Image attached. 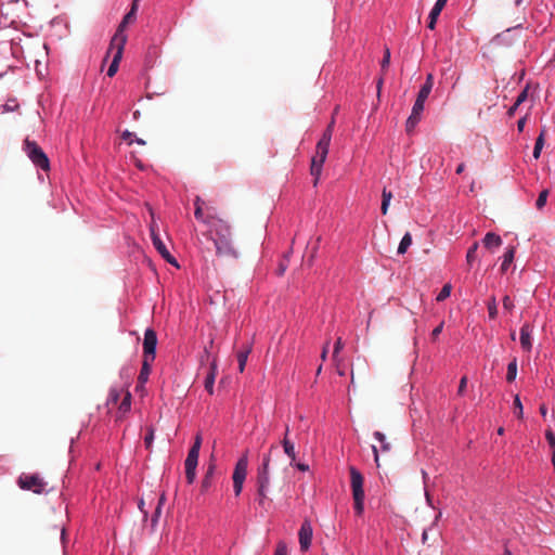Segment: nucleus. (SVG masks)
Listing matches in <instances>:
<instances>
[{"label":"nucleus","mask_w":555,"mask_h":555,"mask_svg":"<svg viewBox=\"0 0 555 555\" xmlns=\"http://www.w3.org/2000/svg\"><path fill=\"white\" fill-rule=\"evenodd\" d=\"M545 129H542L539 137L535 140L534 149H533V157L538 159L540 157L541 151L544 145V137H545Z\"/></svg>","instance_id":"25"},{"label":"nucleus","mask_w":555,"mask_h":555,"mask_svg":"<svg viewBox=\"0 0 555 555\" xmlns=\"http://www.w3.org/2000/svg\"><path fill=\"white\" fill-rule=\"evenodd\" d=\"M374 438L379 441L380 443V449L383 452H389L391 450V444L386 440V437L383 433L380 431H375L374 433Z\"/></svg>","instance_id":"29"},{"label":"nucleus","mask_w":555,"mask_h":555,"mask_svg":"<svg viewBox=\"0 0 555 555\" xmlns=\"http://www.w3.org/2000/svg\"><path fill=\"white\" fill-rule=\"evenodd\" d=\"M251 352V346L247 345L242 350H240L236 354L237 362H238V370L241 373L244 372L245 365L248 359L249 353Z\"/></svg>","instance_id":"20"},{"label":"nucleus","mask_w":555,"mask_h":555,"mask_svg":"<svg viewBox=\"0 0 555 555\" xmlns=\"http://www.w3.org/2000/svg\"><path fill=\"white\" fill-rule=\"evenodd\" d=\"M211 229L216 232L215 246L217 255L238 258L240 254L231 241V228L229 223L223 219H218V223L214 222Z\"/></svg>","instance_id":"2"},{"label":"nucleus","mask_w":555,"mask_h":555,"mask_svg":"<svg viewBox=\"0 0 555 555\" xmlns=\"http://www.w3.org/2000/svg\"><path fill=\"white\" fill-rule=\"evenodd\" d=\"M488 312H489V317L491 319H495L498 315V307H496V301H495L494 297H492L488 304Z\"/></svg>","instance_id":"37"},{"label":"nucleus","mask_w":555,"mask_h":555,"mask_svg":"<svg viewBox=\"0 0 555 555\" xmlns=\"http://www.w3.org/2000/svg\"><path fill=\"white\" fill-rule=\"evenodd\" d=\"M392 198V193L390 191H387L386 189L382 192V206L380 210L383 215H386L388 212V208L390 205V201Z\"/></svg>","instance_id":"24"},{"label":"nucleus","mask_w":555,"mask_h":555,"mask_svg":"<svg viewBox=\"0 0 555 555\" xmlns=\"http://www.w3.org/2000/svg\"><path fill=\"white\" fill-rule=\"evenodd\" d=\"M194 216L198 221H201L211 228L212 223L209 221L208 217L206 216L205 208L197 207L194 211Z\"/></svg>","instance_id":"32"},{"label":"nucleus","mask_w":555,"mask_h":555,"mask_svg":"<svg viewBox=\"0 0 555 555\" xmlns=\"http://www.w3.org/2000/svg\"><path fill=\"white\" fill-rule=\"evenodd\" d=\"M257 483L258 489H268L270 483L269 472H258Z\"/></svg>","instance_id":"28"},{"label":"nucleus","mask_w":555,"mask_h":555,"mask_svg":"<svg viewBox=\"0 0 555 555\" xmlns=\"http://www.w3.org/2000/svg\"><path fill=\"white\" fill-rule=\"evenodd\" d=\"M201 447H202V435L201 434H197L194 438V442H193V446L191 447L190 450H195L197 452H199L201 450Z\"/></svg>","instance_id":"46"},{"label":"nucleus","mask_w":555,"mask_h":555,"mask_svg":"<svg viewBox=\"0 0 555 555\" xmlns=\"http://www.w3.org/2000/svg\"><path fill=\"white\" fill-rule=\"evenodd\" d=\"M465 165L462 163L456 168V173L460 175L464 171Z\"/></svg>","instance_id":"60"},{"label":"nucleus","mask_w":555,"mask_h":555,"mask_svg":"<svg viewBox=\"0 0 555 555\" xmlns=\"http://www.w3.org/2000/svg\"><path fill=\"white\" fill-rule=\"evenodd\" d=\"M372 450L374 453V461H375L376 465L379 466L378 449L376 448V446H372Z\"/></svg>","instance_id":"55"},{"label":"nucleus","mask_w":555,"mask_h":555,"mask_svg":"<svg viewBox=\"0 0 555 555\" xmlns=\"http://www.w3.org/2000/svg\"><path fill=\"white\" fill-rule=\"evenodd\" d=\"M478 243L475 242L467 250V254H466V260L468 262V264H470L475 258H476V251L478 249Z\"/></svg>","instance_id":"36"},{"label":"nucleus","mask_w":555,"mask_h":555,"mask_svg":"<svg viewBox=\"0 0 555 555\" xmlns=\"http://www.w3.org/2000/svg\"><path fill=\"white\" fill-rule=\"evenodd\" d=\"M451 289H452L451 284H444L443 287L441 288L440 293L438 294L436 300L443 301L444 299H447L451 294Z\"/></svg>","instance_id":"33"},{"label":"nucleus","mask_w":555,"mask_h":555,"mask_svg":"<svg viewBox=\"0 0 555 555\" xmlns=\"http://www.w3.org/2000/svg\"><path fill=\"white\" fill-rule=\"evenodd\" d=\"M312 527L308 520H305L299 529V544L302 551H307L311 545Z\"/></svg>","instance_id":"12"},{"label":"nucleus","mask_w":555,"mask_h":555,"mask_svg":"<svg viewBox=\"0 0 555 555\" xmlns=\"http://www.w3.org/2000/svg\"><path fill=\"white\" fill-rule=\"evenodd\" d=\"M243 483L244 482L233 481L234 493L236 496L241 494L242 489H243Z\"/></svg>","instance_id":"53"},{"label":"nucleus","mask_w":555,"mask_h":555,"mask_svg":"<svg viewBox=\"0 0 555 555\" xmlns=\"http://www.w3.org/2000/svg\"><path fill=\"white\" fill-rule=\"evenodd\" d=\"M547 196H548V190H543L539 196H538V199L535 202V207L538 209H542L545 204H546V201H547Z\"/></svg>","instance_id":"34"},{"label":"nucleus","mask_w":555,"mask_h":555,"mask_svg":"<svg viewBox=\"0 0 555 555\" xmlns=\"http://www.w3.org/2000/svg\"><path fill=\"white\" fill-rule=\"evenodd\" d=\"M154 362L153 359L143 358L142 367L138 377L140 384H144L151 373V365Z\"/></svg>","instance_id":"18"},{"label":"nucleus","mask_w":555,"mask_h":555,"mask_svg":"<svg viewBox=\"0 0 555 555\" xmlns=\"http://www.w3.org/2000/svg\"><path fill=\"white\" fill-rule=\"evenodd\" d=\"M525 125H526V117H522L520 118L518 121H517V129L518 131H522L524 128H525Z\"/></svg>","instance_id":"56"},{"label":"nucleus","mask_w":555,"mask_h":555,"mask_svg":"<svg viewBox=\"0 0 555 555\" xmlns=\"http://www.w3.org/2000/svg\"><path fill=\"white\" fill-rule=\"evenodd\" d=\"M214 470H215V465H212V464L209 465V467L207 468V472L202 480L201 488H202L203 492L207 491L210 488Z\"/></svg>","instance_id":"23"},{"label":"nucleus","mask_w":555,"mask_h":555,"mask_svg":"<svg viewBox=\"0 0 555 555\" xmlns=\"http://www.w3.org/2000/svg\"><path fill=\"white\" fill-rule=\"evenodd\" d=\"M205 212L211 223H214V222L218 223V219H221L217 214L216 207L212 205H209L208 203H206Z\"/></svg>","instance_id":"31"},{"label":"nucleus","mask_w":555,"mask_h":555,"mask_svg":"<svg viewBox=\"0 0 555 555\" xmlns=\"http://www.w3.org/2000/svg\"><path fill=\"white\" fill-rule=\"evenodd\" d=\"M528 98V88H525L518 95L515 101V106H519L521 103H524Z\"/></svg>","instance_id":"41"},{"label":"nucleus","mask_w":555,"mask_h":555,"mask_svg":"<svg viewBox=\"0 0 555 555\" xmlns=\"http://www.w3.org/2000/svg\"><path fill=\"white\" fill-rule=\"evenodd\" d=\"M151 236L153 241V245L157 249V251L162 255V257L176 267H179L176 258L169 253L164 242L160 240L159 235L155 232L154 228H151Z\"/></svg>","instance_id":"10"},{"label":"nucleus","mask_w":555,"mask_h":555,"mask_svg":"<svg viewBox=\"0 0 555 555\" xmlns=\"http://www.w3.org/2000/svg\"><path fill=\"white\" fill-rule=\"evenodd\" d=\"M270 454L263 456L262 466L258 472H269Z\"/></svg>","instance_id":"50"},{"label":"nucleus","mask_w":555,"mask_h":555,"mask_svg":"<svg viewBox=\"0 0 555 555\" xmlns=\"http://www.w3.org/2000/svg\"><path fill=\"white\" fill-rule=\"evenodd\" d=\"M274 555H287V547L284 543H279Z\"/></svg>","instance_id":"49"},{"label":"nucleus","mask_w":555,"mask_h":555,"mask_svg":"<svg viewBox=\"0 0 555 555\" xmlns=\"http://www.w3.org/2000/svg\"><path fill=\"white\" fill-rule=\"evenodd\" d=\"M433 86H434V77L431 74H428L426 77V81L422 86L421 90L418 91L416 99L425 102L431 92Z\"/></svg>","instance_id":"15"},{"label":"nucleus","mask_w":555,"mask_h":555,"mask_svg":"<svg viewBox=\"0 0 555 555\" xmlns=\"http://www.w3.org/2000/svg\"><path fill=\"white\" fill-rule=\"evenodd\" d=\"M344 344L340 337L337 338L335 345H334V351H333V360H337L338 352L343 349Z\"/></svg>","instance_id":"43"},{"label":"nucleus","mask_w":555,"mask_h":555,"mask_svg":"<svg viewBox=\"0 0 555 555\" xmlns=\"http://www.w3.org/2000/svg\"><path fill=\"white\" fill-rule=\"evenodd\" d=\"M517 376V360L514 358L507 365L506 380L512 383Z\"/></svg>","instance_id":"26"},{"label":"nucleus","mask_w":555,"mask_h":555,"mask_svg":"<svg viewBox=\"0 0 555 555\" xmlns=\"http://www.w3.org/2000/svg\"><path fill=\"white\" fill-rule=\"evenodd\" d=\"M153 439H154V428L153 427H149L146 436L144 438V442H145L146 449L150 450L152 448Z\"/></svg>","instance_id":"40"},{"label":"nucleus","mask_w":555,"mask_h":555,"mask_svg":"<svg viewBox=\"0 0 555 555\" xmlns=\"http://www.w3.org/2000/svg\"><path fill=\"white\" fill-rule=\"evenodd\" d=\"M514 409L516 416L518 418H522V404L518 395H516L514 398Z\"/></svg>","instance_id":"38"},{"label":"nucleus","mask_w":555,"mask_h":555,"mask_svg":"<svg viewBox=\"0 0 555 555\" xmlns=\"http://www.w3.org/2000/svg\"><path fill=\"white\" fill-rule=\"evenodd\" d=\"M282 446H283L285 454L291 460V465H294V463L296 461L295 444L289 440V438L284 437L282 440Z\"/></svg>","instance_id":"21"},{"label":"nucleus","mask_w":555,"mask_h":555,"mask_svg":"<svg viewBox=\"0 0 555 555\" xmlns=\"http://www.w3.org/2000/svg\"><path fill=\"white\" fill-rule=\"evenodd\" d=\"M335 120L332 118L327 128L325 129L322 138L319 140L317 144L315 155L311 159L310 172L314 177L313 184L314 186L319 182V178L322 172V167L324 162L326 160L328 154V147L332 140L333 129H334Z\"/></svg>","instance_id":"1"},{"label":"nucleus","mask_w":555,"mask_h":555,"mask_svg":"<svg viewBox=\"0 0 555 555\" xmlns=\"http://www.w3.org/2000/svg\"><path fill=\"white\" fill-rule=\"evenodd\" d=\"M21 489L41 494L44 491L46 482L38 474H22L17 479Z\"/></svg>","instance_id":"5"},{"label":"nucleus","mask_w":555,"mask_h":555,"mask_svg":"<svg viewBox=\"0 0 555 555\" xmlns=\"http://www.w3.org/2000/svg\"><path fill=\"white\" fill-rule=\"evenodd\" d=\"M294 465H295L299 470H301V472H306V470H308V469H309V466H308L307 464H304V463H297V464H295V463H294Z\"/></svg>","instance_id":"58"},{"label":"nucleus","mask_w":555,"mask_h":555,"mask_svg":"<svg viewBox=\"0 0 555 555\" xmlns=\"http://www.w3.org/2000/svg\"><path fill=\"white\" fill-rule=\"evenodd\" d=\"M515 247L514 246H511L506 249V251L504 253L503 255V261H502V264H501V271L504 273L507 271L508 267L512 264V262L514 261V257H515Z\"/></svg>","instance_id":"22"},{"label":"nucleus","mask_w":555,"mask_h":555,"mask_svg":"<svg viewBox=\"0 0 555 555\" xmlns=\"http://www.w3.org/2000/svg\"><path fill=\"white\" fill-rule=\"evenodd\" d=\"M199 452L195 450H189L188 456L184 462L185 466V478L189 483H193L196 478V467L198 464Z\"/></svg>","instance_id":"8"},{"label":"nucleus","mask_w":555,"mask_h":555,"mask_svg":"<svg viewBox=\"0 0 555 555\" xmlns=\"http://www.w3.org/2000/svg\"><path fill=\"white\" fill-rule=\"evenodd\" d=\"M268 503V498H267V489H258V504L266 508V505Z\"/></svg>","instance_id":"39"},{"label":"nucleus","mask_w":555,"mask_h":555,"mask_svg":"<svg viewBox=\"0 0 555 555\" xmlns=\"http://www.w3.org/2000/svg\"><path fill=\"white\" fill-rule=\"evenodd\" d=\"M350 473V486L352 491V498H353V507L356 511V514L358 516H361L364 511V490H363V483L364 478L362 474L353 466L349 468Z\"/></svg>","instance_id":"3"},{"label":"nucleus","mask_w":555,"mask_h":555,"mask_svg":"<svg viewBox=\"0 0 555 555\" xmlns=\"http://www.w3.org/2000/svg\"><path fill=\"white\" fill-rule=\"evenodd\" d=\"M531 332L532 327L528 323L524 324L520 328V345L526 351H530L532 348Z\"/></svg>","instance_id":"14"},{"label":"nucleus","mask_w":555,"mask_h":555,"mask_svg":"<svg viewBox=\"0 0 555 555\" xmlns=\"http://www.w3.org/2000/svg\"><path fill=\"white\" fill-rule=\"evenodd\" d=\"M23 150L35 166L43 171L50 170V160L37 142L26 139L24 141Z\"/></svg>","instance_id":"4"},{"label":"nucleus","mask_w":555,"mask_h":555,"mask_svg":"<svg viewBox=\"0 0 555 555\" xmlns=\"http://www.w3.org/2000/svg\"><path fill=\"white\" fill-rule=\"evenodd\" d=\"M441 9H439L438 7L434 5V8L431 9L430 13H429V21H428V25L427 27L429 29H435V26H436V23H437V20L441 13Z\"/></svg>","instance_id":"30"},{"label":"nucleus","mask_w":555,"mask_h":555,"mask_svg":"<svg viewBox=\"0 0 555 555\" xmlns=\"http://www.w3.org/2000/svg\"><path fill=\"white\" fill-rule=\"evenodd\" d=\"M448 0H437V2L435 3L436 7H438L439 9L443 10V8L446 7Z\"/></svg>","instance_id":"59"},{"label":"nucleus","mask_w":555,"mask_h":555,"mask_svg":"<svg viewBox=\"0 0 555 555\" xmlns=\"http://www.w3.org/2000/svg\"><path fill=\"white\" fill-rule=\"evenodd\" d=\"M216 372H217V363H216V360L214 359V361L210 365V372L208 373V375L206 376V379H205V388L209 393L214 392Z\"/></svg>","instance_id":"19"},{"label":"nucleus","mask_w":555,"mask_h":555,"mask_svg":"<svg viewBox=\"0 0 555 555\" xmlns=\"http://www.w3.org/2000/svg\"><path fill=\"white\" fill-rule=\"evenodd\" d=\"M483 245L487 249L493 250L502 245V238L495 233L489 232L483 237Z\"/></svg>","instance_id":"16"},{"label":"nucleus","mask_w":555,"mask_h":555,"mask_svg":"<svg viewBox=\"0 0 555 555\" xmlns=\"http://www.w3.org/2000/svg\"><path fill=\"white\" fill-rule=\"evenodd\" d=\"M125 44H121L119 42H114L111 40L109 49L107 51V55L115 50L113 61L107 69V76L113 77L118 70L119 62L121 61L122 53H124Z\"/></svg>","instance_id":"9"},{"label":"nucleus","mask_w":555,"mask_h":555,"mask_svg":"<svg viewBox=\"0 0 555 555\" xmlns=\"http://www.w3.org/2000/svg\"><path fill=\"white\" fill-rule=\"evenodd\" d=\"M205 206H206V202H205L203 198H201L199 196H196V197L194 198V207H195V209H196L197 207H199V208H205Z\"/></svg>","instance_id":"52"},{"label":"nucleus","mask_w":555,"mask_h":555,"mask_svg":"<svg viewBox=\"0 0 555 555\" xmlns=\"http://www.w3.org/2000/svg\"><path fill=\"white\" fill-rule=\"evenodd\" d=\"M248 459L244 454L237 462L233 472V481L244 482L247 475Z\"/></svg>","instance_id":"13"},{"label":"nucleus","mask_w":555,"mask_h":555,"mask_svg":"<svg viewBox=\"0 0 555 555\" xmlns=\"http://www.w3.org/2000/svg\"><path fill=\"white\" fill-rule=\"evenodd\" d=\"M132 137H134V134L132 132L128 131V130L124 131V133L121 135V138L124 140L129 141V144H131L133 142Z\"/></svg>","instance_id":"54"},{"label":"nucleus","mask_w":555,"mask_h":555,"mask_svg":"<svg viewBox=\"0 0 555 555\" xmlns=\"http://www.w3.org/2000/svg\"><path fill=\"white\" fill-rule=\"evenodd\" d=\"M411 244H412V235L409 232H406L403 235V237L399 244L398 254H400V255L404 254L408 250V248L411 246Z\"/></svg>","instance_id":"27"},{"label":"nucleus","mask_w":555,"mask_h":555,"mask_svg":"<svg viewBox=\"0 0 555 555\" xmlns=\"http://www.w3.org/2000/svg\"><path fill=\"white\" fill-rule=\"evenodd\" d=\"M466 385H467V377L463 376L461 378V380H460V385H459V389H457V395H460V396L464 395L465 389H466Z\"/></svg>","instance_id":"48"},{"label":"nucleus","mask_w":555,"mask_h":555,"mask_svg":"<svg viewBox=\"0 0 555 555\" xmlns=\"http://www.w3.org/2000/svg\"><path fill=\"white\" fill-rule=\"evenodd\" d=\"M131 393L126 390L125 391V396L120 402V404L118 405V418H121L126 413H128L131 409Z\"/></svg>","instance_id":"17"},{"label":"nucleus","mask_w":555,"mask_h":555,"mask_svg":"<svg viewBox=\"0 0 555 555\" xmlns=\"http://www.w3.org/2000/svg\"><path fill=\"white\" fill-rule=\"evenodd\" d=\"M517 107H518V106H515V104H514V105L508 109L507 114H508L509 116H513V115L515 114V112H516Z\"/></svg>","instance_id":"61"},{"label":"nucleus","mask_w":555,"mask_h":555,"mask_svg":"<svg viewBox=\"0 0 555 555\" xmlns=\"http://www.w3.org/2000/svg\"><path fill=\"white\" fill-rule=\"evenodd\" d=\"M503 307L507 311H512V309L514 308V301L512 300V298L509 296H505L503 298Z\"/></svg>","instance_id":"47"},{"label":"nucleus","mask_w":555,"mask_h":555,"mask_svg":"<svg viewBox=\"0 0 555 555\" xmlns=\"http://www.w3.org/2000/svg\"><path fill=\"white\" fill-rule=\"evenodd\" d=\"M390 63V51L388 48H386L383 60H382V70H385Z\"/></svg>","instance_id":"42"},{"label":"nucleus","mask_w":555,"mask_h":555,"mask_svg":"<svg viewBox=\"0 0 555 555\" xmlns=\"http://www.w3.org/2000/svg\"><path fill=\"white\" fill-rule=\"evenodd\" d=\"M424 104H425L424 101L416 99V101L412 107L411 115L409 116L406 124H405V128H406L408 132L412 131L415 128V126L417 125V122L421 120V116L424 111Z\"/></svg>","instance_id":"11"},{"label":"nucleus","mask_w":555,"mask_h":555,"mask_svg":"<svg viewBox=\"0 0 555 555\" xmlns=\"http://www.w3.org/2000/svg\"><path fill=\"white\" fill-rule=\"evenodd\" d=\"M138 11V0H133L130 11L124 16L122 21L117 27L115 35L112 38V41L119 42L121 44H126L127 36L125 34V29L129 23H132L135 20Z\"/></svg>","instance_id":"6"},{"label":"nucleus","mask_w":555,"mask_h":555,"mask_svg":"<svg viewBox=\"0 0 555 555\" xmlns=\"http://www.w3.org/2000/svg\"><path fill=\"white\" fill-rule=\"evenodd\" d=\"M442 328H443V322H441L437 327H435L431 332V337L433 339H436L440 333L442 332Z\"/></svg>","instance_id":"51"},{"label":"nucleus","mask_w":555,"mask_h":555,"mask_svg":"<svg viewBox=\"0 0 555 555\" xmlns=\"http://www.w3.org/2000/svg\"><path fill=\"white\" fill-rule=\"evenodd\" d=\"M545 438L548 442V444L554 449L555 448V434L552 429H547L545 431Z\"/></svg>","instance_id":"45"},{"label":"nucleus","mask_w":555,"mask_h":555,"mask_svg":"<svg viewBox=\"0 0 555 555\" xmlns=\"http://www.w3.org/2000/svg\"><path fill=\"white\" fill-rule=\"evenodd\" d=\"M157 335L152 328H146L143 339V358L155 360Z\"/></svg>","instance_id":"7"},{"label":"nucleus","mask_w":555,"mask_h":555,"mask_svg":"<svg viewBox=\"0 0 555 555\" xmlns=\"http://www.w3.org/2000/svg\"><path fill=\"white\" fill-rule=\"evenodd\" d=\"M552 464L555 468V450L553 451V454H552Z\"/></svg>","instance_id":"64"},{"label":"nucleus","mask_w":555,"mask_h":555,"mask_svg":"<svg viewBox=\"0 0 555 555\" xmlns=\"http://www.w3.org/2000/svg\"><path fill=\"white\" fill-rule=\"evenodd\" d=\"M546 412H547L546 406H545V405H541V406H540V413H541L543 416H545V415H546Z\"/></svg>","instance_id":"62"},{"label":"nucleus","mask_w":555,"mask_h":555,"mask_svg":"<svg viewBox=\"0 0 555 555\" xmlns=\"http://www.w3.org/2000/svg\"><path fill=\"white\" fill-rule=\"evenodd\" d=\"M138 144L140 145H145V141L143 139H140V138H135L134 140Z\"/></svg>","instance_id":"63"},{"label":"nucleus","mask_w":555,"mask_h":555,"mask_svg":"<svg viewBox=\"0 0 555 555\" xmlns=\"http://www.w3.org/2000/svg\"><path fill=\"white\" fill-rule=\"evenodd\" d=\"M328 341L325 344V346L323 347V350H322V353H321V359L322 361H325L326 360V357H327V352H328Z\"/></svg>","instance_id":"57"},{"label":"nucleus","mask_w":555,"mask_h":555,"mask_svg":"<svg viewBox=\"0 0 555 555\" xmlns=\"http://www.w3.org/2000/svg\"><path fill=\"white\" fill-rule=\"evenodd\" d=\"M121 390L112 388L108 395L107 404H117Z\"/></svg>","instance_id":"35"},{"label":"nucleus","mask_w":555,"mask_h":555,"mask_svg":"<svg viewBox=\"0 0 555 555\" xmlns=\"http://www.w3.org/2000/svg\"><path fill=\"white\" fill-rule=\"evenodd\" d=\"M164 500H165V499H164V495H162V496L159 498L158 505H157V507H156V509H155V513H154V515H153V517H152V524H153V525H155V524L157 522V519H158V517H159V515H160V507H162V504H163Z\"/></svg>","instance_id":"44"}]
</instances>
